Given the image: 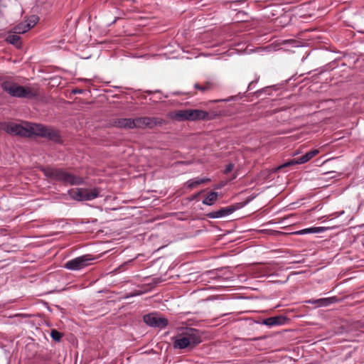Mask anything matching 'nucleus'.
Listing matches in <instances>:
<instances>
[{
  "label": "nucleus",
  "instance_id": "nucleus-18",
  "mask_svg": "<svg viewBox=\"0 0 364 364\" xmlns=\"http://www.w3.org/2000/svg\"><path fill=\"white\" fill-rule=\"evenodd\" d=\"M168 117L174 120L179 122L186 121V109H181L171 112Z\"/></svg>",
  "mask_w": 364,
  "mask_h": 364
},
{
  "label": "nucleus",
  "instance_id": "nucleus-30",
  "mask_svg": "<svg viewBox=\"0 0 364 364\" xmlns=\"http://www.w3.org/2000/svg\"><path fill=\"white\" fill-rule=\"evenodd\" d=\"M363 326H364V322L363 323Z\"/></svg>",
  "mask_w": 364,
  "mask_h": 364
},
{
  "label": "nucleus",
  "instance_id": "nucleus-5",
  "mask_svg": "<svg viewBox=\"0 0 364 364\" xmlns=\"http://www.w3.org/2000/svg\"><path fill=\"white\" fill-rule=\"evenodd\" d=\"M92 259L93 258L89 255H82L68 261L64 264V267L70 270H80L88 266Z\"/></svg>",
  "mask_w": 364,
  "mask_h": 364
},
{
  "label": "nucleus",
  "instance_id": "nucleus-16",
  "mask_svg": "<svg viewBox=\"0 0 364 364\" xmlns=\"http://www.w3.org/2000/svg\"><path fill=\"white\" fill-rule=\"evenodd\" d=\"M18 33H14V31H11L8 33V35L6 38V42L14 45L16 48H19L21 47L22 43L21 41L20 36L18 35Z\"/></svg>",
  "mask_w": 364,
  "mask_h": 364
},
{
  "label": "nucleus",
  "instance_id": "nucleus-7",
  "mask_svg": "<svg viewBox=\"0 0 364 364\" xmlns=\"http://www.w3.org/2000/svg\"><path fill=\"white\" fill-rule=\"evenodd\" d=\"M144 321L151 327L164 328L168 323V320L164 317L159 316L157 314H149L144 316Z\"/></svg>",
  "mask_w": 364,
  "mask_h": 364
},
{
  "label": "nucleus",
  "instance_id": "nucleus-24",
  "mask_svg": "<svg viewBox=\"0 0 364 364\" xmlns=\"http://www.w3.org/2000/svg\"><path fill=\"white\" fill-rule=\"evenodd\" d=\"M218 194L217 192H210L207 197L203 200V203L208 205H213L218 199Z\"/></svg>",
  "mask_w": 364,
  "mask_h": 364
},
{
  "label": "nucleus",
  "instance_id": "nucleus-1",
  "mask_svg": "<svg viewBox=\"0 0 364 364\" xmlns=\"http://www.w3.org/2000/svg\"><path fill=\"white\" fill-rule=\"evenodd\" d=\"M41 171L46 177L65 184L75 186L82 184L84 182L82 177L73 175L61 168L45 167L42 168Z\"/></svg>",
  "mask_w": 364,
  "mask_h": 364
},
{
  "label": "nucleus",
  "instance_id": "nucleus-9",
  "mask_svg": "<svg viewBox=\"0 0 364 364\" xmlns=\"http://www.w3.org/2000/svg\"><path fill=\"white\" fill-rule=\"evenodd\" d=\"M38 95V90L31 87L18 85L14 97L33 99Z\"/></svg>",
  "mask_w": 364,
  "mask_h": 364
},
{
  "label": "nucleus",
  "instance_id": "nucleus-4",
  "mask_svg": "<svg viewBox=\"0 0 364 364\" xmlns=\"http://www.w3.org/2000/svg\"><path fill=\"white\" fill-rule=\"evenodd\" d=\"M32 136L36 135L48 138L50 140L58 141L60 139V135L58 131L53 128L45 127L42 124L33 123Z\"/></svg>",
  "mask_w": 364,
  "mask_h": 364
},
{
  "label": "nucleus",
  "instance_id": "nucleus-13",
  "mask_svg": "<svg viewBox=\"0 0 364 364\" xmlns=\"http://www.w3.org/2000/svg\"><path fill=\"white\" fill-rule=\"evenodd\" d=\"M237 209H238V206L237 205H230L225 208H222L216 211H212L210 213H208L206 214V216L208 218H219L225 217L227 215H229L232 214L233 212H235Z\"/></svg>",
  "mask_w": 364,
  "mask_h": 364
},
{
  "label": "nucleus",
  "instance_id": "nucleus-29",
  "mask_svg": "<svg viewBox=\"0 0 364 364\" xmlns=\"http://www.w3.org/2000/svg\"><path fill=\"white\" fill-rule=\"evenodd\" d=\"M82 91L81 90H75L73 91L74 93H81Z\"/></svg>",
  "mask_w": 364,
  "mask_h": 364
},
{
  "label": "nucleus",
  "instance_id": "nucleus-26",
  "mask_svg": "<svg viewBox=\"0 0 364 364\" xmlns=\"http://www.w3.org/2000/svg\"><path fill=\"white\" fill-rule=\"evenodd\" d=\"M51 338L56 341H60L62 338V334L58 331L53 329L50 332Z\"/></svg>",
  "mask_w": 364,
  "mask_h": 364
},
{
  "label": "nucleus",
  "instance_id": "nucleus-11",
  "mask_svg": "<svg viewBox=\"0 0 364 364\" xmlns=\"http://www.w3.org/2000/svg\"><path fill=\"white\" fill-rule=\"evenodd\" d=\"M181 334L190 341V344L194 347L199 344L202 340L199 331L196 328H188L183 331Z\"/></svg>",
  "mask_w": 364,
  "mask_h": 364
},
{
  "label": "nucleus",
  "instance_id": "nucleus-23",
  "mask_svg": "<svg viewBox=\"0 0 364 364\" xmlns=\"http://www.w3.org/2000/svg\"><path fill=\"white\" fill-rule=\"evenodd\" d=\"M318 154V149L311 150L307 153H306L302 156L299 157L300 164H304L307 161H309L310 159H311L313 157H314L316 155Z\"/></svg>",
  "mask_w": 364,
  "mask_h": 364
},
{
  "label": "nucleus",
  "instance_id": "nucleus-2",
  "mask_svg": "<svg viewBox=\"0 0 364 364\" xmlns=\"http://www.w3.org/2000/svg\"><path fill=\"white\" fill-rule=\"evenodd\" d=\"M33 123L25 122L21 124L14 122H1L0 123V129L6 132L11 135H17L21 136H32Z\"/></svg>",
  "mask_w": 364,
  "mask_h": 364
},
{
  "label": "nucleus",
  "instance_id": "nucleus-15",
  "mask_svg": "<svg viewBox=\"0 0 364 364\" xmlns=\"http://www.w3.org/2000/svg\"><path fill=\"white\" fill-rule=\"evenodd\" d=\"M173 346L175 348H179V349H183L188 347L193 346L190 344V341L187 340L181 333L178 335V336L176 338Z\"/></svg>",
  "mask_w": 364,
  "mask_h": 364
},
{
  "label": "nucleus",
  "instance_id": "nucleus-22",
  "mask_svg": "<svg viewBox=\"0 0 364 364\" xmlns=\"http://www.w3.org/2000/svg\"><path fill=\"white\" fill-rule=\"evenodd\" d=\"M333 298H323L316 300H309V304H316L318 306H326L332 303Z\"/></svg>",
  "mask_w": 364,
  "mask_h": 364
},
{
  "label": "nucleus",
  "instance_id": "nucleus-6",
  "mask_svg": "<svg viewBox=\"0 0 364 364\" xmlns=\"http://www.w3.org/2000/svg\"><path fill=\"white\" fill-rule=\"evenodd\" d=\"M164 120L156 117H136L134 119V129H152L156 126H161Z\"/></svg>",
  "mask_w": 364,
  "mask_h": 364
},
{
  "label": "nucleus",
  "instance_id": "nucleus-8",
  "mask_svg": "<svg viewBox=\"0 0 364 364\" xmlns=\"http://www.w3.org/2000/svg\"><path fill=\"white\" fill-rule=\"evenodd\" d=\"M38 19L36 15L31 16L26 21L18 23L12 30L15 33H25L36 24Z\"/></svg>",
  "mask_w": 364,
  "mask_h": 364
},
{
  "label": "nucleus",
  "instance_id": "nucleus-17",
  "mask_svg": "<svg viewBox=\"0 0 364 364\" xmlns=\"http://www.w3.org/2000/svg\"><path fill=\"white\" fill-rule=\"evenodd\" d=\"M284 321L285 318L283 316H274L264 319L262 323L268 326H272L282 324Z\"/></svg>",
  "mask_w": 364,
  "mask_h": 364
},
{
  "label": "nucleus",
  "instance_id": "nucleus-10",
  "mask_svg": "<svg viewBox=\"0 0 364 364\" xmlns=\"http://www.w3.org/2000/svg\"><path fill=\"white\" fill-rule=\"evenodd\" d=\"M210 119L209 113L204 110L186 109V121L208 120Z\"/></svg>",
  "mask_w": 364,
  "mask_h": 364
},
{
  "label": "nucleus",
  "instance_id": "nucleus-12",
  "mask_svg": "<svg viewBox=\"0 0 364 364\" xmlns=\"http://www.w3.org/2000/svg\"><path fill=\"white\" fill-rule=\"evenodd\" d=\"M110 124L114 127L130 129H134V119L131 118H117L113 119L110 122Z\"/></svg>",
  "mask_w": 364,
  "mask_h": 364
},
{
  "label": "nucleus",
  "instance_id": "nucleus-19",
  "mask_svg": "<svg viewBox=\"0 0 364 364\" xmlns=\"http://www.w3.org/2000/svg\"><path fill=\"white\" fill-rule=\"evenodd\" d=\"M215 87V83L212 82H206L203 85H200L198 83H196L194 85V87L202 92H209L213 90Z\"/></svg>",
  "mask_w": 364,
  "mask_h": 364
},
{
  "label": "nucleus",
  "instance_id": "nucleus-28",
  "mask_svg": "<svg viewBox=\"0 0 364 364\" xmlns=\"http://www.w3.org/2000/svg\"><path fill=\"white\" fill-rule=\"evenodd\" d=\"M140 294H141L140 292L136 291L135 293L131 294L129 296H134L139 295Z\"/></svg>",
  "mask_w": 364,
  "mask_h": 364
},
{
  "label": "nucleus",
  "instance_id": "nucleus-21",
  "mask_svg": "<svg viewBox=\"0 0 364 364\" xmlns=\"http://www.w3.org/2000/svg\"><path fill=\"white\" fill-rule=\"evenodd\" d=\"M324 230V228L322 227H316V228H309L303 229L294 232L296 235H304L308 233H320Z\"/></svg>",
  "mask_w": 364,
  "mask_h": 364
},
{
  "label": "nucleus",
  "instance_id": "nucleus-27",
  "mask_svg": "<svg viewBox=\"0 0 364 364\" xmlns=\"http://www.w3.org/2000/svg\"><path fill=\"white\" fill-rule=\"evenodd\" d=\"M233 168H234L233 164H228L224 170V173L228 174V173H230L233 170Z\"/></svg>",
  "mask_w": 364,
  "mask_h": 364
},
{
  "label": "nucleus",
  "instance_id": "nucleus-14",
  "mask_svg": "<svg viewBox=\"0 0 364 364\" xmlns=\"http://www.w3.org/2000/svg\"><path fill=\"white\" fill-rule=\"evenodd\" d=\"M17 85V83L11 80H4L1 82L2 90L11 97L15 96Z\"/></svg>",
  "mask_w": 364,
  "mask_h": 364
},
{
  "label": "nucleus",
  "instance_id": "nucleus-20",
  "mask_svg": "<svg viewBox=\"0 0 364 364\" xmlns=\"http://www.w3.org/2000/svg\"><path fill=\"white\" fill-rule=\"evenodd\" d=\"M210 181L209 178H203L200 179H192L187 181V187L190 189L196 188L202 183Z\"/></svg>",
  "mask_w": 364,
  "mask_h": 364
},
{
  "label": "nucleus",
  "instance_id": "nucleus-3",
  "mask_svg": "<svg viewBox=\"0 0 364 364\" xmlns=\"http://www.w3.org/2000/svg\"><path fill=\"white\" fill-rule=\"evenodd\" d=\"M68 194L69 196L75 200H92L99 196V190L97 188L87 189V188H72L68 191Z\"/></svg>",
  "mask_w": 364,
  "mask_h": 364
},
{
  "label": "nucleus",
  "instance_id": "nucleus-25",
  "mask_svg": "<svg viewBox=\"0 0 364 364\" xmlns=\"http://www.w3.org/2000/svg\"><path fill=\"white\" fill-rule=\"evenodd\" d=\"M297 164H301L299 159H293L278 166L277 170H279L287 167H290Z\"/></svg>",
  "mask_w": 364,
  "mask_h": 364
}]
</instances>
